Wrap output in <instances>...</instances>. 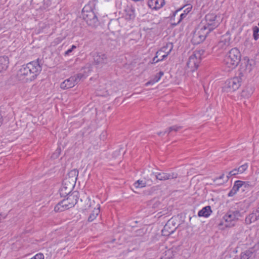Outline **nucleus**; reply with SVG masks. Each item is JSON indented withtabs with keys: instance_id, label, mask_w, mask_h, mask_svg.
<instances>
[{
	"instance_id": "33",
	"label": "nucleus",
	"mask_w": 259,
	"mask_h": 259,
	"mask_svg": "<svg viewBox=\"0 0 259 259\" xmlns=\"http://www.w3.org/2000/svg\"><path fill=\"white\" fill-rule=\"evenodd\" d=\"M185 8V10L183 11V13L187 14L191 11L192 9V6L190 4L185 5L183 8ZM183 9V8H182Z\"/></svg>"
},
{
	"instance_id": "28",
	"label": "nucleus",
	"mask_w": 259,
	"mask_h": 259,
	"mask_svg": "<svg viewBox=\"0 0 259 259\" xmlns=\"http://www.w3.org/2000/svg\"><path fill=\"white\" fill-rule=\"evenodd\" d=\"M163 75V72L162 71L159 72L155 75L154 78L152 80H150V81L146 82L145 85L148 86L150 84H153L154 83L158 82Z\"/></svg>"
},
{
	"instance_id": "34",
	"label": "nucleus",
	"mask_w": 259,
	"mask_h": 259,
	"mask_svg": "<svg viewBox=\"0 0 259 259\" xmlns=\"http://www.w3.org/2000/svg\"><path fill=\"white\" fill-rule=\"evenodd\" d=\"M182 128V126H178V125H173L169 127V133H170L172 131L177 132L179 130Z\"/></svg>"
},
{
	"instance_id": "10",
	"label": "nucleus",
	"mask_w": 259,
	"mask_h": 259,
	"mask_svg": "<svg viewBox=\"0 0 259 259\" xmlns=\"http://www.w3.org/2000/svg\"><path fill=\"white\" fill-rule=\"evenodd\" d=\"M211 31L204 26L200 24L197 30L194 32L193 40L195 41V43L199 44L205 40L207 34Z\"/></svg>"
},
{
	"instance_id": "6",
	"label": "nucleus",
	"mask_w": 259,
	"mask_h": 259,
	"mask_svg": "<svg viewBox=\"0 0 259 259\" xmlns=\"http://www.w3.org/2000/svg\"><path fill=\"white\" fill-rule=\"evenodd\" d=\"M203 52L201 50L195 51L189 58L187 62L188 71L193 72L196 70L200 63Z\"/></svg>"
},
{
	"instance_id": "30",
	"label": "nucleus",
	"mask_w": 259,
	"mask_h": 259,
	"mask_svg": "<svg viewBox=\"0 0 259 259\" xmlns=\"http://www.w3.org/2000/svg\"><path fill=\"white\" fill-rule=\"evenodd\" d=\"M147 185H150V184L148 183V181L146 182L139 180L134 183L133 186L136 188H141L146 187Z\"/></svg>"
},
{
	"instance_id": "17",
	"label": "nucleus",
	"mask_w": 259,
	"mask_h": 259,
	"mask_svg": "<svg viewBox=\"0 0 259 259\" xmlns=\"http://www.w3.org/2000/svg\"><path fill=\"white\" fill-rule=\"evenodd\" d=\"M182 8L179 9L172 13V14L170 16V20L172 22L171 24L174 26H176L180 24L181 22L187 16V15L184 13L181 14L178 20L175 22V17L176 15L181 11Z\"/></svg>"
},
{
	"instance_id": "45",
	"label": "nucleus",
	"mask_w": 259,
	"mask_h": 259,
	"mask_svg": "<svg viewBox=\"0 0 259 259\" xmlns=\"http://www.w3.org/2000/svg\"><path fill=\"white\" fill-rule=\"evenodd\" d=\"M170 133H169V128L167 130H165L164 132V134H169Z\"/></svg>"
},
{
	"instance_id": "22",
	"label": "nucleus",
	"mask_w": 259,
	"mask_h": 259,
	"mask_svg": "<svg viewBox=\"0 0 259 259\" xmlns=\"http://www.w3.org/2000/svg\"><path fill=\"white\" fill-rule=\"evenodd\" d=\"M224 174H222L219 177L213 179V182L217 185H221L228 182L229 178L231 177L228 174L226 178L224 179Z\"/></svg>"
},
{
	"instance_id": "1",
	"label": "nucleus",
	"mask_w": 259,
	"mask_h": 259,
	"mask_svg": "<svg viewBox=\"0 0 259 259\" xmlns=\"http://www.w3.org/2000/svg\"><path fill=\"white\" fill-rule=\"evenodd\" d=\"M41 70V67L38 60L32 61L22 65L18 70L17 78L18 80L28 82L34 80Z\"/></svg>"
},
{
	"instance_id": "26",
	"label": "nucleus",
	"mask_w": 259,
	"mask_h": 259,
	"mask_svg": "<svg viewBox=\"0 0 259 259\" xmlns=\"http://www.w3.org/2000/svg\"><path fill=\"white\" fill-rule=\"evenodd\" d=\"M240 180H237L235 182L233 188L228 194L229 197L233 196L237 191H240Z\"/></svg>"
},
{
	"instance_id": "32",
	"label": "nucleus",
	"mask_w": 259,
	"mask_h": 259,
	"mask_svg": "<svg viewBox=\"0 0 259 259\" xmlns=\"http://www.w3.org/2000/svg\"><path fill=\"white\" fill-rule=\"evenodd\" d=\"M248 168V164L247 163L241 165L237 168L238 171L240 174L243 173L244 171H245L247 168Z\"/></svg>"
},
{
	"instance_id": "13",
	"label": "nucleus",
	"mask_w": 259,
	"mask_h": 259,
	"mask_svg": "<svg viewBox=\"0 0 259 259\" xmlns=\"http://www.w3.org/2000/svg\"><path fill=\"white\" fill-rule=\"evenodd\" d=\"M157 180L160 181H166L176 179L178 177V175L176 172L167 173L164 172H154L152 174Z\"/></svg>"
},
{
	"instance_id": "16",
	"label": "nucleus",
	"mask_w": 259,
	"mask_h": 259,
	"mask_svg": "<svg viewBox=\"0 0 259 259\" xmlns=\"http://www.w3.org/2000/svg\"><path fill=\"white\" fill-rule=\"evenodd\" d=\"M78 175V171L76 169L70 170L63 180L75 186Z\"/></svg>"
},
{
	"instance_id": "4",
	"label": "nucleus",
	"mask_w": 259,
	"mask_h": 259,
	"mask_svg": "<svg viewBox=\"0 0 259 259\" xmlns=\"http://www.w3.org/2000/svg\"><path fill=\"white\" fill-rule=\"evenodd\" d=\"M66 199L59 202L55 207L54 210L56 212H61L73 207L77 203L78 199V192H73L69 194Z\"/></svg>"
},
{
	"instance_id": "42",
	"label": "nucleus",
	"mask_w": 259,
	"mask_h": 259,
	"mask_svg": "<svg viewBox=\"0 0 259 259\" xmlns=\"http://www.w3.org/2000/svg\"><path fill=\"white\" fill-rule=\"evenodd\" d=\"M253 37L255 40L258 39V38L259 37V34L258 33H256V34L253 33Z\"/></svg>"
},
{
	"instance_id": "48",
	"label": "nucleus",
	"mask_w": 259,
	"mask_h": 259,
	"mask_svg": "<svg viewBox=\"0 0 259 259\" xmlns=\"http://www.w3.org/2000/svg\"><path fill=\"white\" fill-rule=\"evenodd\" d=\"M258 26L259 27V22H258Z\"/></svg>"
},
{
	"instance_id": "44",
	"label": "nucleus",
	"mask_w": 259,
	"mask_h": 259,
	"mask_svg": "<svg viewBox=\"0 0 259 259\" xmlns=\"http://www.w3.org/2000/svg\"><path fill=\"white\" fill-rule=\"evenodd\" d=\"M157 134L158 136H161L164 135L165 134H164V132H160L158 133Z\"/></svg>"
},
{
	"instance_id": "36",
	"label": "nucleus",
	"mask_w": 259,
	"mask_h": 259,
	"mask_svg": "<svg viewBox=\"0 0 259 259\" xmlns=\"http://www.w3.org/2000/svg\"><path fill=\"white\" fill-rule=\"evenodd\" d=\"M239 173V171H238L237 169L235 168V169H233L232 170L230 171L229 172V175H230V176H235Z\"/></svg>"
},
{
	"instance_id": "35",
	"label": "nucleus",
	"mask_w": 259,
	"mask_h": 259,
	"mask_svg": "<svg viewBox=\"0 0 259 259\" xmlns=\"http://www.w3.org/2000/svg\"><path fill=\"white\" fill-rule=\"evenodd\" d=\"M230 38H225L224 39H222L220 42L219 45L222 46V44H224L226 46H229L230 45Z\"/></svg>"
},
{
	"instance_id": "21",
	"label": "nucleus",
	"mask_w": 259,
	"mask_h": 259,
	"mask_svg": "<svg viewBox=\"0 0 259 259\" xmlns=\"http://www.w3.org/2000/svg\"><path fill=\"white\" fill-rule=\"evenodd\" d=\"M259 211V207L255 212H252L246 217L245 222L247 224H250L252 222L256 221L259 218V214H257Z\"/></svg>"
},
{
	"instance_id": "12",
	"label": "nucleus",
	"mask_w": 259,
	"mask_h": 259,
	"mask_svg": "<svg viewBox=\"0 0 259 259\" xmlns=\"http://www.w3.org/2000/svg\"><path fill=\"white\" fill-rule=\"evenodd\" d=\"M92 56L94 64L99 66H102L107 63L109 60L105 54L101 52L93 53Z\"/></svg>"
},
{
	"instance_id": "9",
	"label": "nucleus",
	"mask_w": 259,
	"mask_h": 259,
	"mask_svg": "<svg viewBox=\"0 0 259 259\" xmlns=\"http://www.w3.org/2000/svg\"><path fill=\"white\" fill-rule=\"evenodd\" d=\"M242 215L239 210H229L223 217V219L227 223L226 227H231L235 225L236 222Z\"/></svg>"
},
{
	"instance_id": "25",
	"label": "nucleus",
	"mask_w": 259,
	"mask_h": 259,
	"mask_svg": "<svg viewBox=\"0 0 259 259\" xmlns=\"http://www.w3.org/2000/svg\"><path fill=\"white\" fill-rule=\"evenodd\" d=\"M9 64V59L7 57H0V72L6 70Z\"/></svg>"
},
{
	"instance_id": "27",
	"label": "nucleus",
	"mask_w": 259,
	"mask_h": 259,
	"mask_svg": "<svg viewBox=\"0 0 259 259\" xmlns=\"http://www.w3.org/2000/svg\"><path fill=\"white\" fill-rule=\"evenodd\" d=\"M240 191L242 192L248 191L251 189L252 186L249 182H244L240 180Z\"/></svg>"
},
{
	"instance_id": "8",
	"label": "nucleus",
	"mask_w": 259,
	"mask_h": 259,
	"mask_svg": "<svg viewBox=\"0 0 259 259\" xmlns=\"http://www.w3.org/2000/svg\"><path fill=\"white\" fill-rule=\"evenodd\" d=\"M217 15L214 13L207 14L200 24L205 26L209 30L212 31L219 25V22L217 20Z\"/></svg>"
},
{
	"instance_id": "11",
	"label": "nucleus",
	"mask_w": 259,
	"mask_h": 259,
	"mask_svg": "<svg viewBox=\"0 0 259 259\" xmlns=\"http://www.w3.org/2000/svg\"><path fill=\"white\" fill-rule=\"evenodd\" d=\"M242 79L241 76H236L226 81L225 88L227 91H235L240 87Z\"/></svg>"
},
{
	"instance_id": "41",
	"label": "nucleus",
	"mask_w": 259,
	"mask_h": 259,
	"mask_svg": "<svg viewBox=\"0 0 259 259\" xmlns=\"http://www.w3.org/2000/svg\"><path fill=\"white\" fill-rule=\"evenodd\" d=\"M251 65H249V66H248V65H247L246 66V71L249 72L251 70Z\"/></svg>"
},
{
	"instance_id": "46",
	"label": "nucleus",
	"mask_w": 259,
	"mask_h": 259,
	"mask_svg": "<svg viewBox=\"0 0 259 259\" xmlns=\"http://www.w3.org/2000/svg\"><path fill=\"white\" fill-rule=\"evenodd\" d=\"M76 48V47L74 45H72V47H71V49H72V50L73 51L74 49H75Z\"/></svg>"
},
{
	"instance_id": "14",
	"label": "nucleus",
	"mask_w": 259,
	"mask_h": 259,
	"mask_svg": "<svg viewBox=\"0 0 259 259\" xmlns=\"http://www.w3.org/2000/svg\"><path fill=\"white\" fill-rule=\"evenodd\" d=\"M177 227L173 223V221L169 220L164 226L161 231L162 235L164 236H168L173 233L176 230Z\"/></svg>"
},
{
	"instance_id": "18",
	"label": "nucleus",
	"mask_w": 259,
	"mask_h": 259,
	"mask_svg": "<svg viewBox=\"0 0 259 259\" xmlns=\"http://www.w3.org/2000/svg\"><path fill=\"white\" fill-rule=\"evenodd\" d=\"M147 4L151 9H158L163 6L164 0H147Z\"/></svg>"
},
{
	"instance_id": "24",
	"label": "nucleus",
	"mask_w": 259,
	"mask_h": 259,
	"mask_svg": "<svg viewBox=\"0 0 259 259\" xmlns=\"http://www.w3.org/2000/svg\"><path fill=\"white\" fill-rule=\"evenodd\" d=\"M123 15L126 20L133 19L135 17V11L131 8H127L124 10Z\"/></svg>"
},
{
	"instance_id": "29",
	"label": "nucleus",
	"mask_w": 259,
	"mask_h": 259,
	"mask_svg": "<svg viewBox=\"0 0 259 259\" xmlns=\"http://www.w3.org/2000/svg\"><path fill=\"white\" fill-rule=\"evenodd\" d=\"M173 44L171 42H167L165 45L162 47L161 49L162 51L168 56L173 49Z\"/></svg>"
},
{
	"instance_id": "20",
	"label": "nucleus",
	"mask_w": 259,
	"mask_h": 259,
	"mask_svg": "<svg viewBox=\"0 0 259 259\" xmlns=\"http://www.w3.org/2000/svg\"><path fill=\"white\" fill-rule=\"evenodd\" d=\"M255 252L254 248H250L241 254L240 259H250L255 255Z\"/></svg>"
},
{
	"instance_id": "37",
	"label": "nucleus",
	"mask_w": 259,
	"mask_h": 259,
	"mask_svg": "<svg viewBox=\"0 0 259 259\" xmlns=\"http://www.w3.org/2000/svg\"><path fill=\"white\" fill-rule=\"evenodd\" d=\"M44 256L42 253H38L31 259H44Z\"/></svg>"
},
{
	"instance_id": "38",
	"label": "nucleus",
	"mask_w": 259,
	"mask_h": 259,
	"mask_svg": "<svg viewBox=\"0 0 259 259\" xmlns=\"http://www.w3.org/2000/svg\"><path fill=\"white\" fill-rule=\"evenodd\" d=\"M158 57V56H157L156 55H155V56L152 59V64H155V63H156L159 61H160V60H159V59H157Z\"/></svg>"
},
{
	"instance_id": "31",
	"label": "nucleus",
	"mask_w": 259,
	"mask_h": 259,
	"mask_svg": "<svg viewBox=\"0 0 259 259\" xmlns=\"http://www.w3.org/2000/svg\"><path fill=\"white\" fill-rule=\"evenodd\" d=\"M156 55L158 56V57H160V58H159V60L160 61H162L163 60H164L165 58L167 57V55L166 54H165L163 51L162 50H161V49H160L159 51H158L156 53Z\"/></svg>"
},
{
	"instance_id": "47",
	"label": "nucleus",
	"mask_w": 259,
	"mask_h": 259,
	"mask_svg": "<svg viewBox=\"0 0 259 259\" xmlns=\"http://www.w3.org/2000/svg\"><path fill=\"white\" fill-rule=\"evenodd\" d=\"M222 182V180H219V181H218V182Z\"/></svg>"
},
{
	"instance_id": "5",
	"label": "nucleus",
	"mask_w": 259,
	"mask_h": 259,
	"mask_svg": "<svg viewBox=\"0 0 259 259\" xmlns=\"http://www.w3.org/2000/svg\"><path fill=\"white\" fill-rule=\"evenodd\" d=\"M91 65H89V66L84 67V73L85 74L78 73L65 79L61 83L60 88L63 90H66L74 87L82 78L87 76V74L91 71Z\"/></svg>"
},
{
	"instance_id": "7",
	"label": "nucleus",
	"mask_w": 259,
	"mask_h": 259,
	"mask_svg": "<svg viewBox=\"0 0 259 259\" xmlns=\"http://www.w3.org/2000/svg\"><path fill=\"white\" fill-rule=\"evenodd\" d=\"M82 16L89 25L95 27L98 23L97 16L89 6H85L82 9Z\"/></svg>"
},
{
	"instance_id": "40",
	"label": "nucleus",
	"mask_w": 259,
	"mask_h": 259,
	"mask_svg": "<svg viewBox=\"0 0 259 259\" xmlns=\"http://www.w3.org/2000/svg\"><path fill=\"white\" fill-rule=\"evenodd\" d=\"M253 33L256 34L258 33L259 32V27L258 26H255L253 28Z\"/></svg>"
},
{
	"instance_id": "19",
	"label": "nucleus",
	"mask_w": 259,
	"mask_h": 259,
	"mask_svg": "<svg viewBox=\"0 0 259 259\" xmlns=\"http://www.w3.org/2000/svg\"><path fill=\"white\" fill-rule=\"evenodd\" d=\"M254 90V87L252 85L248 84L241 92V96L245 98H248L253 94Z\"/></svg>"
},
{
	"instance_id": "3",
	"label": "nucleus",
	"mask_w": 259,
	"mask_h": 259,
	"mask_svg": "<svg viewBox=\"0 0 259 259\" xmlns=\"http://www.w3.org/2000/svg\"><path fill=\"white\" fill-rule=\"evenodd\" d=\"M241 54L236 48L232 49L225 56L223 63L228 69L227 71L234 69L238 65L241 60Z\"/></svg>"
},
{
	"instance_id": "2",
	"label": "nucleus",
	"mask_w": 259,
	"mask_h": 259,
	"mask_svg": "<svg viewBox=\"0 0 259 259\" xmlns=\"http://www.w3.org/2000/svg\"><path fill=\"white\" fill-rule=\"evenodd\" d=\"M80 208L83 211H87L89 213L88 221L92 222L98 215L100 211V206L97 198L91 199L89 197H85L80 199Z\"/></svg>"
},
{
	"instance_id": "43",
	"label": "nucleus",
	"mask_w": 259,
	"mask_h": 259,
	"mask_svg": "<svg viewBox=\"0 0 259 259\" xmlns=\"http://www.w3.org/2000/svg\"><path fill=\"white\" fill-rule=\"evenodd\" d=\"M72 49H68L67 51L65 52V55H69L71 52H72Z\"/></svg>"
},
{
	"instance_id": "15",
	"label": "nucleus",
	"mask_w": 259,
	"mask_h": 259,
	"mask_svg": "<svg viewBox=\"0 0 259 259\" xmlns=\"http://www.w3.org/2000/svg\"><path fill=\"white\" fill-rule=\"evenodd\" d=\"M75 186L63 181L62 185L60 189V194L61 197H65L69 194H71V192Z\"/></svg>"
},
{
	"instance_id": "23",
	"label": "nucleus",
	"mask_w": 259,
	"mask_h": 259,
	"mask_svg": "<svg viewBox=\"0 0 259 259\" xmlns=\"http://www.w3.org/2000/svg\"><path fill=\"white\" fill-rule=\"evenodd\" d=\"M211 212L212 210L211 209V207L210 206H206L199 211L198 215L199 217H204L207 218L210 215Z\"/></svg>"
},
{
	"instance_id": "39",
	"label": "nucleus",
	"mask_w": 259,
	"mask_h": 259,
	"mask_svg": "<svg viewBox=\"0 0 259 259\" xmlns=\"http://www.w3.org/2000/svg\"><path fill=\"white\" fill-rule=\"evenodd\" d=\"M60 149H57V150H56V152L55 153H54L52 155V157H54V158H56V157H57L58 155L60 154Z\"/></svg>"
}]
</instances>
